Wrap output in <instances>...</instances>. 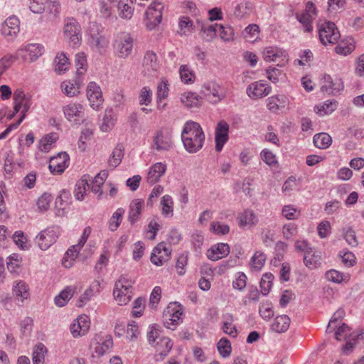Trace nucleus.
<instances>
[{
    "label": "nucleus",
    "mask_w": 364,
    "mask_h": 364,
    "mask_svg": "<svg viewBox=\"0 0 364 364\" xmlns=\"http://www.w3.org/2000/svg\"><path fill=\"white\" fill-rule=\"evenodd\" d=\"M181 139L185 149L188 153L193 154L203 148L205 135L199 123L189 120L183 125Z\"/></svg>",
    "instance_id": "nucleus-1"
},
{
    "label": "nucleus",
    "mask_w": 364,
    "mask_h": 364,
    "mask_svg": "<svg viewBox=\"0 0 364 364\" xmlns=\"http://www.w3.org/2000/svg\"><path fill=\"white\" fill-rule=\"evenodd\" d=\"M14 113L21 112V117L18 120L11 124L3 132L0 134V140L6 139L12 130L16 129L18 127L25 119L27 112L32 105V97L31 95H26L21 89L14 91L13 95Z\"/></svg>",
    "instance_id": "nucleus-2"
},
{
    "label": "nucleus",
    "mask_w": 364,
    "mask_h": 364,
    "mask_svg": "<svg viewBox=\"0 0 364 364\" xmlns=\"http://www.w3.org/2000/svg\"><path fill=\"white\" fill-rule=\"evenodd\" d=\"M113 50L115 56L121 59H126L130 56L134 49V38L128 32H119L116 33L112 42Z\"/></svg>",
    "instance_id": "nucleus-3"
},
{
    "label": "nucleus",
    "mask_w": 364,
    "mask_h": 364,
    "mask_svg": "<svg viewBox=\"0 0 364 364\" xmlns=\"http://www.w3.org/2000/svg\"><path fill=\"white\" fill-rule=\"evenodd\" d=\"M133 284L134 282L124 275L115 282L113 296L119 305H126L130 301L133 296Z\"/></svg>",
    "instance_id": "nucleus-4"
},
{
    "label": "nucleus",
    "mask_w": 364,
    "mask_h": 364,
    "mask_svg": "<svg viewBox=\"0 0 364 364\" xmlns=\"http://www.w3.org/2000/svg\"><path fill=\"white\" fill-rule=\"evenodd\" d=\"M92 232L90 227H86L82 232L78 242L76 245L70 247L65 253L64 257L62 259V264L65 268H70L73 266L76 258L80 250L86 243L89 236Z\"/></svg>",
    "instance_id": "nucleus-5"
},
{
    "label": "nucleus",
    "mask_w": 364,
    "mask_h": 364,
    "mask_svg": "<svg viewBox=\"0 0 364 364\" xmlns=\"http://www.w3.org/2000/svg\"><path fill=\"white\" fill-rule=\"evenodd\" d=\"M17 58L20 63H33L37 60L44 53V46L39 43L22 45L17 50Z\"/></svg>",
    "instance_id": "nucleus-6"
},
{
    "label": "nucleus",
    "mask_w": 364,
    "mask_h": 364,
    "mask_svg": "<svg viewBox=\"0 0 364 364\" xmlns=\"http://www.w3.org/2000/svg\"><path fill=\"white\" fill-rule=\"evenodd\" d=\"M318 32L319 40L324 46L336 43L341 37L338 28L334 23L331 21L318 23Z\"/></svg>",
    "instance_id": "nucleus-7"
},
{
    "label": "nucleus",
    "mask_w": 364,
    "mask_h": 364,
    "mask_svg": "<svg viewBox=\"0 0 364 364\" xmlns=\"http://www.w3.org/2000/svg\"><path fill=\"white\" fill-rule=\"evenodd\" d=\"M113 348V341L110 337L96 336L90 343L89 350L92 358H100Z\"/></svg>",
    "instance_id": "nucleus-8"
},
{
    "label": "nucleus",
    "mask_w": 364,
    "mask_h": 364,
    "mask_svg": "<svg viewBox=\"0 0 364 364\" xmlns=\"http://www.w3.org/2000/svg\"><path fill=\"white\" fill-rule=\"evenodd\" d=\"M61 230L58 226H51L42 230L36 236V242L42 250H47L56 242Z\"/></svg>",
    "instance_id": "nucleus-9"
},
{
    "label": "nucleus",
    "mask_w": 364,
    "mask_h": 364,
    "mask_svg": "<svg viewBox=\"0 0 364 364\" xmlns=\"http://www.w3.org/2000/svg\"><path fill=\"white\" fill-rule=\"evenodd\" d=\"M87 35L89 36L87 42L92 49L101 53L107 47L108 40L102 33L100 26L97 23L90 24Z\"/></svg>",
    "instance_id": "nucleus-10"
},
{
    "label": "nucleus",
    "mask_w": 364,
    "mask_h": 364,
    "mask_svg": "<svg viewBox=\"0 0 364 364\" xmlns=\"http://www.w3.org/2000/svg\"><path fill=\"white\" fill-rule=\"evenodd\" d=\"M65 118L72 124L79 125L85 117L84 106L77 102H70L63 107Z\"/></svg>",
    "instance_id": "nucleus-11"
},
{
    "label": "nucleus",
    "mask_w": 364,
    "mask_h": 364,
    "mask_svg": "<svg viewBox=\"0 0 364 364\" xmlns=\"http://www.w3.org/2000/svg\"><path fill=\"white\" fill-rule=\"evenodd\" d=\"M183 309L181 305L170 304L164 310L163 321L164 326L169 329H175L182 322Z\"/></svg>",
    "instance_id": "nucleus-12"
},
{
    "label": "nucleus",
    "mask_w": 364,
    "mask_h": 364,
    "mask_svg": "<svg viewBox=\"0 0 364 364\" xmlns=\"http://www.w3.org/2000/svg\"><path fill=\"white\" fill-rule=\"evenodd\" d=\"M63 36L73 46H78L81 41L80 26L73 18L65 20Z\"/></svg>",
    "instance_id": "nucleus-13"
},
{
    "label": "nucleus",
    "mask_w": 364,
    "mask_h": 364,
    "mask_svg": "<svg viewBox=\"0 0 364 364\" xmlns=\"http://www.w3.org/2000/svg\"><path fill=\"white\" fill-rule=\"evenodd\" d=\"M262 58L266 62H274L278 66H284L289 61L287 52L277 46H267L262 51Z\"/></svg>",
    "instance_id": "nucleus-14"
},
{
    "label": "nucleus",
    "mask_w": 364,
    "mask_h": 364,
    "mask_svg": "<svg viewBox=\"0 0 364 364\" xmlns=\"http://www.w3.org/2000/svg\"><path fill=\"white\" fill-rule=\"evenodd\" d=\"M164 6L160 2L150 4L145 13L144 23L147 29H154L161 21Z\"/></svg>",
    "instance_id": "nucleus-15"
},
{
    "label": "nucleus",
    "mask_w": 364,
    "mask_h": 364,
    "mask_svg": "<svg viewBox=\"0 0 364 364\" xmlns=\"http://www.w3.org/2000/svg\"><path fill=\"white\" fill-rule=\"evenodd\" d=\"M201 94L211 103H218L225 97L223 88L217 82L210 81L205 82L201 86Z\"/></svg>",
    "instance_id": "nucleus-16"
},
{
    "label": "nucleus",
    "mask_w": 364,
    "mask_h": 364,
    "mask_svg": "<svg viewBox=\"0 0 364 364\" xmlns=\"http://www.w3.org/2000/svg\"><path fill=\"white\" fill-rule=\"evenodd\" d=\"M272 92V87L264 80L250 83L246 90L247 95L252 100H258L267 96Z\"/></svg>",
    "instance_id": "nucleus-17"
},
{
    "label": "nucleus",
    "mask_w": 364,
    "mask_h": 364,
    "mask_svg": "<svg viewBox=\"0 0 364 364\" xmlns=\"http://www.w3.org/2000/svg\"><path fill=\"white\" fill-rule=\"evenodd\" d=\"M90 328V320L85 314L80 315L70 326V331L75 338L85 336Z\"/></svg>",
    "instance_id": "nucleus-18"
},
{
    "label": "nucleus",
    "mask_w": 364,
    "mask_h": 364,
    "mask_svg": "<svg viewBox=\"0 0 364 364\" xmlns=\"http://www.w3.org/2000/svg\"><path fill=\"white\" fill-rule=\"evenodd\" d=\"M86 94L90 106L95 110L100 109L104 102L100 85L95 82H90L87 86Z\"/></svg>",
    "instance_id": "nucleus-19"
},
{
    "label": "nucleus",
    "mask_w": 364,
    "mask_h": 364,
    "mask_svg": "<svg viewBox=\"0 0 364 364\" xmlns=\"http://www.w3.org/2000/svg\"><path fill=\"white\" fill-rule=\"evenodd\" d=\"M159 68L160 62L156 54L153 51L146 52L142 61V73L144 75H155L158 73Z\"/></svg>",
    "instance_id": "nucleus-20"
},
{
    "label": "nucleus",
    "mask_w": 364,
    "mask_h": 364,
    "mask_svg": "<svg viewBox=\"0 0 364 364\" xmlns=\"http://www.w3.org/2000/svg\"><path fill=\"white\" fill-rule=\"evenodd\" d=\"M20 31V21L15 16H11L7 18L1 25V35L7 41H13L18 36Z\"/></svg>",
    "instance_id": "nucleus-21"
},
{
    "label": "nucleus",
    "mask_w": 364,
    "mask_h": 364,
    "mask_svg": "<svg viewBox=\"0 0 364 364\" xmlns=\"http://www.w3.org/2000/svg\"><path fill=\"white\" fill-rule=\"evenodd\" d=\"M69 163V155L66 152H60L50 159L48 168L51 173L61 174L68 167Z\"/></svg>",
    "instance_id": "nucleus-22"
},
{
    "label": "nucleus",
    "mask_w": 364,
    "mask_h": 364,
    "mask_svg": "<svg viewBox=\"0 0 364 364\" xmlns=\"http://www.w3.org/2000/svg\"><path fill=\"white\" fill-rule=\"evenodd\" d=\"M230 126L225 120H220L216 125L215 130V150L221 151L224 145L229 140Z\"/></svg>",
    "instance_id": "nucleus-23"
},
{
    "label": "nucleus",
    "mask_w": 364,
    "mask_h": 364,
    "mask_svg": "<svg viewBox=\"0 0 364 364\" xmlns=\"http://www.w3.org/2000/svg\"><path fill=\"white\" fill-rule=\"evenodd\" d=\"M82 82L80 77L72 80H66L61 82L60 89L62 92L68 97H75L80 95Z\"/></svg>",
    "instance_id": "nucleus-24"
},
{
    "label": "nucleus",
    "mask_w": 364,
    "mask_h": 364,
    "mask_svg": "<svg viewBox=\"0 0 364 364\" xmlns=\"http://www.w3.org/2000/svg\"><path fill=\"white\" fill-rule=\"evenodd\" d=\"M252 12L251 2L242 0L237 2L233 6L232 13L229 15L230 19L242 20L247 18Z\"/></svg>",
    "instance_id": "nucleus-25"
},
{
    "label": "nucleus",
    "mask_w": 364,
    "mask_h": 364,
    "mask_svg": "<svg viewBox=\"0 0 364 364\" xmlns=\"http://www.w3.org/2000/svg\"><path fill=\"white\" fill-rule=\"evenodd\" d=\"M344 88L343 82L341 79L336 78L333 80L331 75H324L323 77V85L321 90L326 92L330 95H337Z\"/></svg>",
    "instance_id": "nucleus-26"
},
{
    "label": "nucleus",
    "mask_w": 364,
    "mask_h": 364,
    "mask_svg": "<svg viewBox=\"0 0 364 364\" xmlns=\"http://www.w3.org/2000/svg\"><path fill=\"white\" fill-rule=\"evenodd\" d=\"M230 252L228 243L219 242L212 245L206 252L207 257L211 261H218L227 257Z\"/></svg>",
    "instance_id": "nucleus-27"
},
{
    "label": "nucleus",
    "mask_w": 364,
    "mask_h": 364,
    "mask_svg": "<svg viewBox=\"0 0 364 364\" xmlns=\"http://www.w3.org/2000/svg\"><path fill=\"white\" fill-rule=\"evenodd\" d=\"M171 254L169 248L164 242L159 243L153 250L151 262L156 266H161L166 262Z\"/></svg>",
    "instance_id": "nucleus-28"
},
{
    "label": "nucleus",
    "mask_w": 364,
    "mask_h": 364,
    "mask_svg": "<svg viewBox=\"0 0 364 364\" xmlns=\"http://www.w3.org/2000/svg\"><path fill=\"white\" fill-rule=\"evenodd\" d=\"M58 139V135L55 132H51L43 136L38 141V151L36 153V159L40 158V152L48 153L55 146V142Z\"/></svg>",
    "instance_id": "nucleus-29"
},
{
    "label": "nucleus",
    "mask_w": 364,
    "mask_h": 364,
    "mask_svg": "<svg viewBox=\"0 0 364 364\" xmlns=\"http://www.w3.org/2000/svg\"><path fill=\"white\" fill-rule=\"evenodd\" d=\"M12 294L15 299L24 302L31 295L29 285L23 280H16L13 283Z\"/></svg>",
    "instance_id": "nucleus-30"
},
{
    "label": "nucleus",
    "mask_w": 364,
    "mask_h": 364,
    "mask_svg": "<svg viewBox=\"0 0 364 364\" xmlns=\"http://www.w3.org/2000/svg\"><path fill=\"white\" fill-rule=\"evenodd\" d=\"M154 148L159 151H168L172 147V139L168 132H158L154 138Z\"/></svg>",
    "instance_id": "nucleus-31"
},
{
    "label": "nucleus",
    "mask_w": 364,
    "mask_h": 364,
    "mask_svg": "<svg viewBox=\"0 0 364 364\" xmlns=\"http://www.w3.org/2000/svg\"><path fill=\"white\" fill-rule=\"evenodd\" d=\"M166 164L162 162L154 164L149 169L146 176V181L153 185L157 183L166 171Z\"/></svg>",
    "instance_id": "nucleus-32"
},
{
    "label": "nucleus",
    "mask_w": 364,
    "mask_h": 364,
    "mask_svg": "<svg viewBox=\"0 0 364 364\" xmlns=\"http://www.w3.org/2000/svg\"><path fill=\"white\" fill-rule=\"evenodd\" d=\"M350 328L345 323L339 326L335 332V338L338 341L346 340L348 336L352 338L353 340H364V328L359 330L358 332L350 333Z\"/></svg>",
    "instance_id": "nucleus-33"
},
{
    "label": "nucleus",
    "mask_w": 364,
    "mask_h": 364,
    "mask_svg": "<svg viewBox=\"0 0 364 364\" xmlns=\"http://www.w3.org/2000/svg\"><path fill=\"white\" fill-rule=\"evenodd\" d=\"M101 291L100 283L97 280L93 281L89 287L81 294L78 300L77 306L80 307L85 305L91 299Z\"/></svg>",
    "instance_id": "nucleus-34"
},
{
    "label": "nucleus",
    "mask_w": 364,
    "mask_h": 364,
    "mask_svg": "<svg viewBox=\"0 0 364 364\" xmlns=\"http://www.w3.org/2000/svg\"><path fill=\"white\" fill-rule=\"evenodd\" d=\"M180 101L187 108H198L202 103V99L198 94L191 91L181 93Z\"/></svg>",
    "instance_id": "nucleus-35"
},
{
    "label": "nucleus",
    "mask_w": 364,
    "mask_h": 364,
    "mask_svg": "<svg viewBox=\"0 0 364 364\" xmlns=\"http://www.w3.org/2000/svg\"><path fill=\"white\" fill-rule=\"evenodd\" d=\"M289 104V99L284 95H276L267 100V107L272 112L285 108Z\"/></svg>",
    "instance_id": "nucleus-36"
},
{
    "label": "nucleus",
    "mask_w": 364,
    "mask_h": 364,
    "mask_svg": "<svg viewBox=\"0 0 364 364\" xmlns=\"http://www.w3.org/2000/svg\"><path fill=\"white\" fill-rule=\"evenodd\" d=\"M238 225L240 228H252L258 223V217L255 213L250 209H246L239 215Z\"/></svg>",
    "instance_id": "nucleus-37"
},
{
    "label": "nucleus",
    "mask_w": 364,
    "mask_h": 364,
    "mask_svg": "<svg viewBox=\"0 0 364 364\" xmlns=\"http://www.w3.org/2000/svg\"><path fill=\"white\" fill-rule=\"evenodd\" d=\"M117 122V114L112 109H106L100 129L102 132H109L114 127Z\"/></svg>",
    "instance_id": "nucleus-38"
},
{
    "label": "nucleus",
    "mask_w": 364,
    "mask_h": 364,
    "mask_svg": "<svg viewBox=\"0 0 364 364\" xmlns=\"http://www.w3.org/2000/svg\"><path fill=\"white\" fill-rule=\"evenodd\" d=\"M178 33L181 36H188L195 32L193 21L188 16H182L178 18Z\"/></svg>",
    "instance_id": "nucleus-39"
},
{
    "label": "nucleus",
    "mask_w": 364,
    "mask_h": 364,
    "mask_svg": "<svg viewBox=\"0 0 364 364\" xmlns=\"http://www.w3.org/2000/svg\"><path fill=\"white\" fill-rule=\"evenodd\" d=\"M152 346L155 348L156 352L157 353L156 356H159V358L162 360L171 350L173 343L168 337L162 336L160 338V340L154 345H152Z\"/></svg>",
    "instance_id": "nucleus-40"
},
{
    "label": "nucleus",
    "mask_w": 364,
    "mask_h": 364,
    "mask_svg": "<svg viewBox=\"0 0 364 364\" xmlns=\"http://www.w3.org/2000/svg\"><path fill=\"white\" fill-rule=\"evenodd\" d=\"M143 207L144 200L142 199L135 198L130 203L128 219L131 223H134L139 219Z\"/></svg>",
    "instance_id": "nucleus-41"
},
{
    "label": "nucleus",
    "mask_w": 364,
    "mask_h": 364,
    "mask_svg": "<svg viewBox=\"0 0 364 364\" xmlns=\"http://www.w3.org/2000/svg\"><path fill=\"white\" fill-rule=\"evenodd\" d=\"M136 0H119L118 4L119 16L124 19H130L134 14V4Z\"/></svg>",
    "instance_id": "nucleus-42"
},
{
    "label": "nucleus",
    "mask_w": 364,
    "mask_h": 364,
    "mask_svg": "<svg viewBox=\"0 0 364 364\" xmlns=\"http://www.w3.org/2000/svg\"><path fill=\"white\" fill-rule=\"evenodd\" d=\"M95 131V125L92 123H87L82 129L81 135L78 140V148L81 151H85L87 148L86 141L92 139Z\"/></svg>",
    "instance_id": "nucleus-43"
},
{
    "label": "nucleus",
    "mask_w": 364,
    "mask_h": 364,
    "mask_svg": "<svg viewBox=\"0 0 364 364\" xmlns=\"http://www.w3.org/2000/svg\"><path fill=\"white\" fill-rule=\"evenodd\" d=\"M70 65L69 59L64 53H59L56 55L54 59V70L57 74L65 73L68 70Z\"/></svg>",
    "instance_id": "nucleus-44"
},
{
    "label": "nucleus",
    "mask_w": 364,
    "mask_h": 364,
    "mask_svg": "<svg viewBox=\"0 0 364 364\" xmlns=\"http://www.w3.org/2000/svg\"><path fill=\"white\" fill-rule=\"evenodd\" d=\"M89 180L90 176L84 175L76 183L74 190V196L77 200H84L87 193V188L90 186V184L88 183Z\"/></svg>",
    "instance_id": "nucleus-45"
},
{
    "label": "nucleus",
    "mask_w": 364,
    "mask_h": 364,
    "mask_svg": "<svg viewBox=\"0 0 364 364\" xmlns=\"http://www.w3.org/2000/svg\"><path fill=\"white\" fill-rule=\"evenodd\" d=\"M107 176V171L102 170L93 178L91 184H90L92 192L98 194V197L102 195V186L105 183Z\"/></svg>",
    "instance_id": "nucleus-46"
},
{
    "label": "nucleus",
    "mask_w": 364,
    "mask_h": 364,
    "mask_svg": "<svg viewBox=\"0 0 364 364\" xmlns=\"http://www.w3.org/2000/svg\"><path fill=\"white\" fill-rule=\"evenodd\" d=\"M290 323V318L287 315H279L274 318L272 329L277 333H284L289 329Z\"/></svg>",
    "instance_id": "nucleus-47"
},
{
    "label": "nucleus",
    "mask_w": 364,
    "mask_h": 364,
    "mask_svg": "<svg viewBox=\"0 0 364 364\" xmlns=\"http://www.w3.org/2000/svg\"><path fill=\"white\" fill-rule=\"evenodd\" d=\"M75 291V287L70 286L66 287L58 296L55 297V304L59 307L65 306L69 300L73 297Z\"/></svg>",
    "instance_id": "nucleus-48"
},
{
    "label": "nucleus",
    "mask_w": 364,
    "mask_h": 364,
    "mask_svg": "<svg viewBox=\"0 0 364 364\" xmlns=\"http://www.w3.org/2000/svg\"><path fill=\"white\" fill-rule=\"evenodd\" d=\"M124 149L122 144H117L113 149L110 157L108 159V166L110 168L114 169L118 166L122 158L124 157Z\"/></svg>",
    "instance_id": "nucleus-49"
},
{
    "label": "nucleus",
    "mask_w": 364,
    "mask_h": 364,
    "mask_svg": "<svg viewBox=\"0 0 364 364\" xmlns=\"http://www.w3.org/2000/svg\"><path fill=\"white\" fill-rule=\"evenodd\" d=\"M179 75L181 82L186 85L193 84L196 79L195 72L188 65L180 66Z\"/></svg>",
    "instance_id": "nucleus-50"
},
{
    "label": "nucleus",
    "mask_w": 364,
    "mask_h": 364,
    "mask_svg": "<svg viewBox=\"0 0 364 364\" xmlns=\"http://www.w3.org/2000/svg\"><path fill=\"white\" fill-rule=\"evenodd\" d=\"M338 107L336 100H326L316 107V112L320 116L331 114Z\"/></svg>",
    "instance_id": "nucleus-51"
},
{
    "label": "nucleus",
    "mask_w": 364,
    "mask_h": 364,
    "mask_svg": "<svg viewBox=\"0 0 364 364\" xmlns=\"http://www.w3.org/2000/svg\"><path fill=\"white\" fill-rule=\"evenodd\" d=\"M260 159L268 166L272 168H277L279 166V161L277 157L272 151L269 149H263L259 154Z\"/></svg>",
    "instance_id": "nucleus-52"
},
{
    "label": "nucleus",
    "mask_w": 364,
    "mask_h": 364,
    "mask_svg": "<svg viewBox=\"0 0 364 364\" xmlns=\"http://www.w3.org/2000/svg\"><path fill=\"white\" fill-rule=\"evenodd\" d=\"M48 350L44 344L38 343L32 353V360L33 364H44L45 357Z\"/></svg>",
    "instance_id": "nucleus-53"
},
{
    "label": "nucleus",
    "mask_w": 364,
    "mask_h": 364,
    "mask_svg": "<svg viewBox=\"0 0 364 364\" xmlns=\"http://www.w3.org/2000/svg\"><path fill=\"white\" fill-rule=\"evenodd\" d=\"M259 27L257 24L252 23L244 29L242 35L247 41L254 43L259 38Z\"/></svg>",
    "instance_id": "nucleus-54"
},
{
    "label": "nucleus",
    "mask_w": 364,
    "mask_h": 364,
    "mask_svg": "<svg viewBox=\"0 0 364 364\" xmlns=\"http://www.w3.org/2000/svg\"><path fill=\"white\" fill-rule=\"evenodd\" d=\"M266 255L261 251L255 252L250 259V267L252 270L259 272L262 269L266 262Z\"/></svg>",
    "instance_id": "nucleus-55"
},
{
    "label": "nucleus",
    "mask_w": 364,
    "mask_h": 364,
    "mask_svg": "<svg viewBox=\"0 0 364 364\" xmlns=\"http://www.w3.org/2000/svg\"><path fill=\"white\" fill-rule=\"evenodd\" d=\"M141 332L137 323L132 321L127 323L126 328V338L129 342H135L140 336Z\"/></svg>",
    "instance_id": "nucleus-56"
},
{
    "label": "nucleus",
    "mask_w": 364,
    "mask_h": 364,
    "mask_svg": "<svg viewBox=\"0 0 364 364\" xmlns=\"http://www.w3.org/2000/svg\"><path fill=\"white\" fill-rule=\"evenodd\" d=\"M321 255L318 253L313 252L312 250L308 253H306L304 257L305 265L310 269H316L319 267L321 264Z\"/></svg>",
    "instance_id": "nucleus-57"
},
{
    "label": "nucleus",
    "mask_w": 364,
    "mask_h": 364,
    "mask_svg": "<svg viewBox=\"0 0 364 364\" xmlns=\"http://www.w3.org/2000/svg\"><path fill=\"white\" fill-rule=\"evenodd\" d=\"M331 136L326 133L316 134L314 136V144L318 149H327L331 146Z\"/></svg>",
    "instance_id": "nucleus-58"
},
{
    "label": "nucleus",
    "mask_w": 364,
    "mask_h": 364,
    "mask_svg": "<svg viewBox=\"0 0 364 364\" xmlns=\"http://www.w3.org/2000/svg\"><path fill=\"white\" fill-rule=\"evenodd\" d=\"M326 278L330 282L339 284L342 282H347L350 279V276L336 269H330L326 272Z\"/></svg>",
    "instance_id": "nucleus-59"
},
{
    "label": "nucleus",
    "mask_w": 364,
    "mask_h": 364,
    "mask_svg": "<svg viewBox=\"0 0 364 364\" xmlns=\"http://www.w3.org/2000/svg\"><path fill=\"white\" fill-rule=\"evenodd\" d=\"M124 214V210L122 208H117L113 213L108 223L109 229L111 231H115L117 230L122 221Z\"/></svg>",
    "instance_id": "nucleus-60"
},
{
    "label": "nucleus",
    "mask_w": 364,
    "mask_h": 364,
    "mask_svg": "<svg viewBox=\"0 0 364 364\" xmlns=\"http://www.w3.org/2000/svg\"><path fill=\"white\" fill-rule=\"evenodd\" d=\"M161 213L166 217H171L173 213V200L169 195H164L161 200Z\"/></svg>",
    "instance_id": "nucleus-61"
},
{
    "label": "nucleus",
    "mask_w": 364,
    "mask_h": 364,
    "mask_svg": "<svg viewBox=\"0 0 364 364\" xmlns=\"http://www.w3.org/2000/svg\"><path fill=\"white\" fill-rule=\"evenodd\" d=\"M259 314L264 320H270L274 315L272 303L269 301H262L259 307Z\"/></svg>",
    "instance_id": "nucleus-62"
},
{
    "label": "nucleus",
    "mask_w": 364,
    "mask_h": 364,
    "mask_svg": "<svg viewBox=\"0 0 364 364\" xmlns=\"http://www.w3.org/2000/svg\"><path fill=\"white\" fill-rule=\"evenodd\" d=\"M161 330L159 326L156 324L150 325L148 327L146 338L148 343L152 346L154 345L157 341L160 340Z\"/></svg>",
    "instance_id": "nucleus-63"
},
{
    "label": "nucleus",
    "mask_w": 364,
    "mask_h": 364,
    "mask_svg": "<svg viewBox=\"0 0 364 364\" xmlns=\"http://www.w3.org/2000/svg\"><path fill=\"white\" fill-rule=\"evenodd\" d=\"M296 19L302 24L304 31L306 32H311L313 30L312 22L315 18L304 11L296 14Z\"/></svg>",
    "instance_id": "nucleus-64"
}]
</instances>
